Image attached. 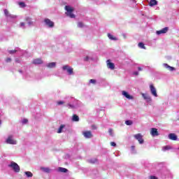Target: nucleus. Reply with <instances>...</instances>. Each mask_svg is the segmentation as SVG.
<instances>
[{
    "label": "nucleus",
    "mask_w": 179,
    "mask_h": 179,
    "mask_svg": "<svg viewBox=\"0 0 179 179\" xmlns=\"http://www.w3.org/2000/svg\"><path fill=\"white\" fill-rule=\"evenodd\" d=\"M170 150V146L166 145V146L164 147V150Z\"/></svg>",
    "instance_id": "nucleus-35"
},
{
    "label": "nucleus",
    "mask_w": 179,
    "mask_h": 179,
    "mask_svg": "<svg viewBox=\"0 0 179 179\" xmlns=\"http://www.w3.org/2000/svg\"><path fill=\"white\" fill-rule=\"evenodd\" d=\"M164 66L166 69H169V71H171V72H172V71H174V67H171L167 64H164Z\"/></svg>",
    "instance_id": "nucleus-17"
},
{
    "label": "nucleus",
    "mask_w": 179,
    "mask_h": 179,
    "mask_svg": "<svg viewBox=\"0 0 179 179\" xmlns=\"http://www.w3.org/2000/svg\"><path fill=\"white\" fill-rule=\"evenodd\" d=\"M110 146L115 147V146H117V144L115 143H114V142H110Z\"/></svg>",
    "instance_id": "nucleus-38"
},
{
    "label": "nucleus",
    "mask_w": 179,
    "mask_h": 179,
    "mask_svg": "<svg viewBox=\"0 0 179 179\" xmlns=\"http://www.w3.org/2000/svg\"><path fill=\"white\" fill-rule=\"evenodd\" d=\"M15 62H16L17 64H20V59H15Z\"/></svg>",
    "instance_id": "nucleus-41"
},
{
    "label": "nucleus",
    "mask_w": 179,
    "mask_h": 179,
    "mask_svg": "<svg viewBox=\"0 0 179 179\" xmlns=\"http://www.w3.org/2000/svg\"><path fill=\"white\" fill-rule=\"evenodd\" d=\"M83 134L85 138H87V139H90V138H93V134H92V131H84Z\"/></svg>",
    "instance_id": "nucleus-8"
},
{
    "label": "nucleus",
    "mask_w": 179,
    "mask_h": 179,
    "mask_svg": "<svg viewBox=\"0 0 179 179\" xmlns=\"http://www.w3.org/2000/svg\"><path fill=\"white\" fill-rule=\"evenodd\" d=\"M150 134L152 136H159V131L156 128H152L150 130Z\"/></svg>",
    "instance_id": "nucleus-10"
},
{
    "label": "nucleus",
    "mask_w": 179,
    "mask_h": 179,
    "mask_svg": "<svg viewBox=\"0 0 179 179\" xmlns=\"http://www.w3.org/2000/svg\"><path fill=\"white\" fill-rule=\"evenodd\" d=\"M108 133H109V135L110 136H113V129H108Z\"/></svg>",
    "instance_id": "nucleus-33"
},
{
    "label": "nucleus",
    "mask_w": 179,
    "mask_h": 179,
    "mask_svg": "<svg viewBox=\"0 0 179 179\" xmlns=\"http://www.w3.org/2000/svg\"><path fill=\"white\" fill-rule=\"evenodd\" d=\"M122 96H124V97H126V99H128L129 100L134 99V96L129 95V94H128V92H127V91H122Z\"/></svg>",
    "instance_id": "nucleus-11"
},
{
    "label": "nucleus",
    "mask_w": 179,
    "mask_h": 179,
    "mask_svg": "<svg viewBox=\"0 0 179 179\" xmlns=\"http://www.w3.org/2000/svg\"><path fill=\"white\" fill-rule=\"evenodd\" d=\"M168 137L171 141H177L178 139L177 135H176L174 133L169 134Z\"/></svg>",
    "instance_id": "nucleus-12"
},
{
    "label": "nucleus",
    "mask_w": 179,
    "mask_h": 179,
    "mask_svg": "<svg viewBox=\"0 0 179 179\" xmlns=\"http://www.w3.org/2000/svg\"><path fill=\"white\" fill-rule=\"evenodd\" d=\"M72 121L78 122V121H79V116H78L77 115H73L72 117Z\"/></svg>",
    "instance_id": "nucleus-19"
},
{
    "label": "nucleus",
    "mask_w": 179,
    "mask_h": 179,
    "mask_svg": "<svg viewBox=\"0 0 179 179\" xmlns=\"http://www.w3.org/2000/svg\"><path fill=\"white\" fill-rule=\"evenodd\" d=\"M1 124H2V122H1V120H0V125H1Z\"/></svg>",
    "instance_id": "nucleus-48"
},
{
    "label": "nucleus",
    "mask_w": 179,
    "mask_h": 179,
    "mask_svg": "<svg viewBox=\"0 0 179 179\" xmlns=\"http://www.w3.org/2000/svg\"><path fill=\"white\" fill-rule=\"evenodd\" d=\"M41 170H42V171H44V173H50V168L41 167Z\"/></svg>",
    "instance_id": "nucleus-27"
},
{
    "label": "nucleus",
    "mask_w": 179,
    "mask_h": 179,
    "mask_svg": "<svg viewBox=\"0 0 179 179\" xmlns=\"http://www.w3.org/2000/svg\"><path fill=\"white\" fill-rule=\"evenodd\" d=\"M138 71H142V69L141 67H138Z\"/></svg>",
    "instance_id": "nucleus-47"
},
{
    "label": "nucleus",
    "mask_w": 179,
    "mask_h": 179,
    "mask_svg": "<svg viewBox=\"0 0 179 179\" xmlns=\"http://www.w3.org/2000/svg\"><path fill=\"white\" fill-rule=\"evenodd\" d=\"M24 174L27 176V177H28V178L33 177V173L30 171H25Z\"/></svg>",
    "instance_id": "nucleus-23"
},
{
    "label": "nucleus",
    "mask_w": 179,
    "mask_h": 179,
    "mask_svg": "<svg viewBox=\"0 0 179 179\" xmlns=\"http://www.w3.org/2000/svg\"><path fill=\"white\" fill-rule=\"evenodd\" d=\"M134 75H135L136 76H138V75H139V73L138 71H135L134 72Z\"/></svg>",
    "instance_id": "nucleus-42"
},
{
    "label": "nucleus",
    "mask_w": 179,
    "mask_h": 179,
    "mask_svg": "<svg viewBox=\"0 0 179 179\" xmlns=\"http://www.w3.org/2000/svg\"><path fill=\"white\" fill-rule=\"evenodd\" d=\"M32 64L34 65H38L43 64V60L41 59H35L33 60Z\"/></svg>",
    "instance_id": "nucleus-14"
},
{
    "label": "nucleus",
    "mask_w": 179,
    "mask_h": 179,
    "mask_svg": "<svg viewBox=\"0 0 179 179\" xmlns=\"http://www.w3.org/2000/svg\"><path fill=\"white\" fill-rule=\"evenodd\" d=\"M150 6H155V5H157V1L156 0H150L149 2Z\"/></svg>",
    "instance_id": "nucleus-18"
},
{
    "label": "nucleus",
    "mask_w": 179,
    "mask_h": 179,
    "mask_svg": "<svg viewBox=\"0 0 179 179\" xmlns=\"http://www.w3.org/2000/svg\"><path fill=\"white\" fill-rule=\"evenodd\" d=\"M8 167H11L15 173L20 172V166H19L18 164L15 162H12L10 164L8 165Z\"/></svg>",
    "instance_id": "nucleus-2"
},
{
    "label": "nucleus",
    "mask_w": 179,
    "mask_h": 179,
    "mask_svg": "<svg viewBox=\"0 0 179 179\" xmlns=\"http://www.w3.org/2000/svg\"><path fill=\"white\" fill-rule=\"evenodd\" d=\"M138 47L139 48H142L143 50H146V47L145 46V44L142 42L138 43Z\"/></svg>",
    "instance_id": "nucleus-20"
},
{
    "label": "nucleus",
    "mask_w": 179,
    "mask_h": 179,
    "mask_svg": "<svg viewBox=\"0 0 179 179\" xmlns=\"http://www.w3.org/2000/svg\"><path fill=\"white\" fill-rule=\"evenodd\" d=\"M12 138H13L12 136H9L6 141V143H8V145H16L17 143L16 141L13 140Z\"/></svg>",
    "instance_id": "nucleus-6"
},
{
    "label": "nucleus",
    "mask_w": 179,
    "mask_h": 179,
    "mask_svg": "<svg viewBox=\"0 0 179 179\" xmlns=\"http://www.w3.org/2000/svg\"><path fill=\"white\" fill-rule=\"evenodd\" d=\"M84 61H89V57L87 56L84 58Z\"/></svg>",
    "instance_id": "nucleus-44"
},
{
    "label": "nucleus",
    "mask_w": 179,
    "mask_h": 179,
    "mask_svg": "<svg viewBox=\"0 0 179 179\" xmlns=\"http://www.w3.org/2000/svg\"><path fill=\"white\" fill-rule=\"evenodd\" d=\"M62 104H65V102L63 101H57V105H58V106H61V105H62Z\"/></svg>",
    "instance_id": "nucleus-30"
},
{
    "label": "nucleus",
    "mask_w": 179,
    "mask_h": 179,
    "mask_svg": "<svg viewBox=\"0 0 179 179\" xmlns=\"http://www.w3.org/2000/svg\"><path fill=\"white\" fill-rule=\"evenodd\" d=\"M150 90L152 96H154L155 97H157V91L156 90V88L155 87V85H153V84H151L150 85Z\"/></svg>",
    "instance_id": "nucleus-3"
},
{
    "label": "nucleus",
    "mask_w": 179,
    "mask_h": 179,
    "mask_svg": "<svg viewBox=\"0 0 179 179\" xmlns=\"http://www.w3.org/2000/svg\"><path fill=\"white\" fill-rule=\"evenodd\" d=\"M44 22L48 27H54V22L51 21L50 19L46 18Z\"/></svg>",
    "instance_id": "nucleus-9"
},
{
    "label": "nucleus",
    "mask_w": 179,
    "mask_h": 179,
    "mask_svg": "<svg viewBox=\"0 0 179 179\" xmlns=\"http://www.w3.org/2000/svg\"><path fill=\"white\" fill-rule=\"evenodd\" d=\"M99 160L96 158H92L90 160H88V163H90V164H96V163H98Z\"/></svg>",
    "instance_id": "nucleus-16"
},
{
    "label": "nucleus",
    "mask_w": 179,
    "mask_h": 179,
    "mask_svg": "<svg viewBox=\"0 0 179 179\" xmlns=\"http://www.w3.org/2000/svg\"><path fill=\"white\" fill-rule=\"evenodd\" d=\"M84 26L85 24H83V22H80L78 23V27L82 28V27H84Z\"/></svg>",
    "instance_id": "nucleus-29"
},
{
    "label": "nucleus",
    "mask_w": 179,
    "mask_h": 179,
    "mask_svg": "<svg viewBox=\"0 0 179 179\" xmlns=\"http://www.w3.org/2000/svg\"><path fill=\"white\" fill-rule=\"evenodd\" d=\"M90 83H92L93 85H96V80L94 79H91L90 80Z\"/></svg>",
    "instance_id": "nucleus-31"
},
{
    "label": "nucleus",
    "mask_w": 179,
    "mask_h": 179,
    "mask_svg": "<svg viewBox=\"0 0 179 179\" xmlns=\"http://www.w3.org/2000/svg\"><path fill=\"white\" fill-rule=\"evenodd\" d=\"M20 27H24V22H21L20 23Z\"/></svg>",
    "instance_id": "nucleus-43"
},
{
    "label": "nucleus",
    "mask_w": 179,
    "mask_h": 179,
    "mask_svg": "<svg viewBox=\"0 0 179 179\" xmlns=\"http://www.w3.org/2000/svg\"><path fill=\"white\" fill-rule=\"evenodd\" d=\"M166 31H169V27H165L159 31H157V34H158V35L164 34H166Z\"/></svg>",
    "instance_id": "nucleus-13"
},
{
    "label": "nucleus",
    "mask_w": 179,
    "mask_h": 179,
    "mask_svg": "<svg viewBox=\"0 0 179 179\" xmlns=\"http://www.w3.org/2000/svg\"><path fill=\"white\" fill-rule=\"evenodd\" d=\"M92 129H97V127H96V126L92 125Z\"/></svg>",
    "instance_id": "nucleus-45"
},
{
    "label": "nucleus",
    "mask_w": 179,
    "mask_h": 179,
    "mask_svg": "<svg viewBox=\"0 0 179 179\" xmlns=\"http://www.w3.org/2000/svg\"><path fill=\"white\" fill-rule=\"evenodd\" d=\"M106 64H107V66L109 69H112V70L115 69V65L114 64V63L111 62V60L108 59L106 61Z\"/></svg>",
    "instance_id": "nucleus-7"
},
{
    "label": "nucleus",
    "mask_w": 179,
    "mask_h": 179,
    "mask_svg": "<svg viewBox=\"0 0 179 179\" xmlns=\"http://www.w3.org/2000/svg\"><path fill=\"white\" fill-rule=\"evenodd\" d=\"M131 150H135V146L134 145L131 146Z\"/></svg>",
    "instance_id": "nucleus-46"
},
{
    "label": "nucleus",
    "mask_w": 179,
    "mask_h": 179,
    "mask_svg": "<svg viewBox=\"0 0 179 179\" xmlns=\"http://www.w3.org/2000/svg\"><path fill=\"white\" fill-rule=\"evenodd\" d=\"M64 128H65V125L64 124H61L58 131H57V134H61L62 132V130L64 129Z\"/></svg>",
    "instance_id": "nucleus-21"
},
{
    "label": "nucleus",
    "mask_w": 179,
    "mask_h": 179,
    "mask_svg": "<svg viewBox=\"0 0 179 179\" xmlns=\"http://www.w3.org/2000/svg\"><path fill=\"white\" fill-rule=\"evenodd\" d=\"M125 124H126V125H132V124H134V122H132V120H126Z\"/></svg>",
    "instance_id": "nucleus-28"
},
{
    "label": "nucleus",
    "mask_w": 179,
    "mask_h": 179,
    "mask_svg": "<svg viewBox=\"0 0 179 179\" xmlns=\"http://www.w3.org/2000/svg\"><path fill=\"white\" fill-rule=\"evenodd\" d=\"M142 96L144 100H147V101H152V98L148 94H142Z\"/></svg>",
    "instance_id": "nucleus-15"
},
{
    "label": "nucleus",
    "mask_w": 179,
    "mask_h": 179,
    "mask_svg": "<svg viewBox=\"0 0 179 179\" xmlns=\"http://www.w3.org/2000/svg\"><path fill=\"white\" fill-rule=\"evenodd\" d=\"M63 71H67L69 75H72L73 73V69L69 67L68 65H65L62 67Z\"/></svg>",
    "instance_id": "nucleus-5"
},
{
    "label": "nucleus",
    "mask_w": 179,
    "mask_h": 179,
    "mask_svg": "<svg viewBox=\"0 0 179 179\" xmlns=\"http://www.w3.org/2000/svg\"><path fill=\"white\" fill-rule=\"evenodd\" d=\"M27 122H29V120L27 119H24L22 120V124H27Z\"/></svg>",
    "instance_id": "nucleus-34"
},
{
    "label": "nucleus",
    "mask_w": 179,
    "mask_h": 179,
    "mask_svg": "<svg viewBox=\"0 0 179 179\" xmlns=\"http://www.w3.org/2000/svg\"><path fill=\"white\" fill-rule=\"evenodd\" d=\"M150 179H158L157 177L155 176H150Z\"/></svg>",
    "instance_id": "nucleus-39"
},
{
    "label": "nucleus",
    "mask_w": 179,
    "mask_h": 179,
    "mask_svg": "<svg viewBox=\"0 0 179 179\" xmlns=\"http://www.w3.org/2000/svg\"><path fill=\"white\" fill-rule=\"evenodd\" d=\"M108 37L110 40H114L115 41H117V38L110 34H108Z\"/></svg>",
    "instance_id": "nucleus-25"
},
{
    "label": "nucleus",
    "mask_w": 179,
    "mask_h": 179,
    "mask_svg": "<svg viewBox=\"0 0 179 179\" xmlns=\"http://www.w3.org/2000/svg\"><path fill=\"white\" fill-rule=\"evenodd\" d=\"M65 10L67 12V16H69L71 19L75 18V14L72 13L73 12V8L71 7V6H66Z\"/></svg>",
    "instance_id": "nucleus-1"
},
{
    "label": "nucleus",
    "mask_w": 179,
    "mask_h": 179,
    "mask_svg": "<svg viewBox=\"0 0 179 179\" xmlns=\"http://www.w3.org/2000/svg\"><path fill=\"white\" fill-rule=\"evenodd\" d=\"M59 171H60V173H68V169L66 168L59 167Z\"/></svg>",
    "instance_id": "nucleus-22"
},
{
    "label": "nucleus",
    "mask_w": 179,
    "mask_h": 179,
    "mask_svg": "<svg viewBox=\"0 0 179 179\" xmlns=\"http://www.w3.org/2000/svg\"><path fill=\"white\" fill-rule=\"evenodd\" d=\"M16 52V50H9V54H15Z\"/></svg>",
    "instance_id": "nucleus-37"
},
{
    "label": "nucleus",
    "mask_w": 179,
    "mask_h": 179,
    "mask_svg": "<svg viewBox=\"0 0 179 179\" xmlns=\"http://www.w3.org/2000/svg\"><path fill=\"white\" fill-rule=\"evenodd\" d=\"M12 61V59L10 57H8L6 59V62H10Z\"/></svg>",
    "instance_id": "nucleus-36"
},
{
    "label": "nucleus",
    "mask_w": 179,
    "mask_h": 179,
    "mask_svg": "<svg viewBox=\"0 0 179 179\" xmlns=\"http://www.w3.org/2000/svg\"><path fill=\"white\" fill-rule=\"evenodd\" d=\"M178 150H179V147H178Z\"/></svg>",
    "instance_id": "nucleus-49"
},
{
    "label": "nucleus",
    "mask_w": 179,
    "mask_h": 179,
    "mask_svg": "<svg viewBox=\"0 0 179 179\" xmlns=\"http://www.w3.org/2000/svg\"><path fill=\"white\" fill-rule=\"evenodd\" d=\"M4 14H5L6 16H9V11H8L7 9H5V10H4Z\"/></svg>",
    "instance_id": "nucleus-32"
},
{
    "label": "nucleus",
    "mask_w": 179,
    "mask_h": 179,
    "mask_svg": "<svg viewBox=\"0 0 179 179\" xmlns=\"http://www.w3.org/2000/svg\"><path fill=\"white\" fill-rule=\"evenodd\" d=\"M68 106H69V108H75V106L69 103Z\"/></svg>",
    "instance_id": "nucleus-40"
},
{
    "label": "nucleus",
    "mask_w": 179,
    "mask_h": 179,
    "mask_svg": "<svg viewBox=\"0 0 179 179\" xmlns=\"http://www.w3.org/2000/svg\"><path fill=\"white\" fill-rule=\"evenodd\" d=\"M56 63L55 62H51L48 64V68H55Z\"/></svg>",
    "instance_id": "nucleus-24"
},
{
    "label": "nucleus",
    "mask_w": 179,
    "mask_h": 179,
    "mask_svg": "<svg viewBox=\"0 0 179 179\" xmlns=\"http://www.w3.org/2000/svg\"><path fill=\"white\" fill-rule=\"evenodd\" d=\"M134 138L138 141V143L140 144H142L145 142V141L143 140V136H142V134H137L136 135H134Z\"/></svg>",
    "instance_id": "nucleus-4"
},
{
    "label": "nucleus",
    "mask_w": 179,
    "mask_h": 179,
    "mask_svg": "<svg viewBox=\"0 0 179 179\" xmlns=\"http://www.w3.org/2000/svg\"><path fill=\"white\" fill-rule=\"evenodd\" d=\"M18 5L20 8H26V3L23 1L18 2Z\"/></svg>",
    "instance_id": "nucleus-26"
}]
</instances>
